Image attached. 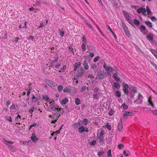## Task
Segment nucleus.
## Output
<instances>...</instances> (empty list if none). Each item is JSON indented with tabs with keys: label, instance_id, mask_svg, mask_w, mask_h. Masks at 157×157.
I'll return each instance as SVG.
<instances>
[{
	"label": "nucleus",
	"instance_id": "nucleus-25",
	"mask_svg": "<svg viewBox=\"0 0 157 157\" xmlns=\"http://www.w3.org/2000/svg\"><path fill=\"white\" fill-rule=\"evenodd\" d=\"M84 127L82 126L79 127L78 128V130L79 132L82 133L84 132Z\"/></svg>",
	"mask_w": 157,
	"mask_h": 157
},
{
	"label": "nucleus",
	"instance_id": "nucleus-32",
	"mask_svg": "<svg viewBox=\"0 0 157 157\" xmlns=\"http://www.w3.org/2000/svg\"><path fill=\"white\" fill-rule=\"evenodd\" d=\"M134 46L137 51H139L141 53L143 54V52L138 47V46L135 44L134 45Z\"/></svg>",
	"mask_w": 157,
	"mask_h": 157
},
{
	"label": "nucleus",
	"instance_id": "nucleus-11",
	"mask_svg": "<svg viewBox=\"0 0 157 157\" xmlns=\"http://www.w3.org/2000/svg\"><path fill=\"white\" fill-rule=\"evenodd\" d=\"M31 139L33 142L36 143V141L38 140V138L35 136V134L34 133H33L32 134Z\"/></svg>",
	"mask_w": 157,
	"mask_h": 157
},
{
	"label": "nucleus",
	"instance_id": "nucleus-16",
	"mask_svg": "<svg viewBox=\"0 0 157 157\" xmlns=\"http://www.w3.org/2000/svg\"><path fill=\"white\" fill-rule=\"evenodd\" d=\"M32 97L31 99L32 101H33L34 103H36L37 102L39 99L38 98L35 97L34 94H32Z\"/></svg>",
	"mask_w": 157,
	"mask_h": 157
},
{
	"label": "nucleus",
	"instance_id": "nucleus-34",
	"mask_svg": "<svg viewBox=\"0 0 157 157\" xmlns=\"http://www.w3.org/2000/svg\"><path fill=\"white\" fill-rule=\"evenodd\" d=\"M94 92L96 93V94H93V98L94 99H98V94L97 93V91H94Z\"/></svg>",
	"mask_w": 157,
	"mask_h": 157
},
{
	"label": "nucleus",
	"instance_id": "nucleus-52",
	"mask_svg": "<svg viewBox=\"0 0 157 157\" xmlns=\"http://www.w3.org/2000/svg\"><path fill=\"white\" fill-rule=\"evenodd\" d=\"M97 67V66L96 64H92L91 66V68L93 70L96 68Z\"/></svg>",
	"mask_w": 157,
	"mask_h": 157
},
{
	"label": "nucleus",
	"instance_id": "nucleus-58",
	"mask_svg": "<svg viewBox=\"0 0 157 157\" xmlns=\"http://www.w3.org/2000/svg\"><path fill=\"white\" fill-rule=\"evenodd\" d=\"M82 41H83L84 43H86L87 42V40L86 38L84 36H83L82 37Z\"/></svg>",
	"mask_w": 157,
	"mask_h": 157
},
{
	"label": "nucleus",
	"instance_id": "nucleus-3",
	"mask_svg": "<svg viewBox=\"0 0 157 157\" xmlns=\"http://www.w3.org/2000/svg\"><path fill=\"white\" fill-rule=\"evenodd\" d=\"M44 82L49 86L52 88H54L57 86V84L54 82L48 79L44 80Z\"/></svg>",
	"mask_w": 157,
	"mask_h": 157
},
{
	"label": "nucleus",
	"instance_id": "nucleus-51",
	"mask_svg": "<svg viewBox=\"0 0 157 157\" xmlns=\"http://www.w3.org/2000/svg\"><path fill=\"white\" fill-rule=\"evenodd\" d=\"M17 107V105L13 104L11 106H10V109H16Z\"/></svg>",
	"mask_w": 157,
	"mask_h": 157
},
{
	"label": "nucleus",
	"instance_id": "nucleus-33",
	"mask_svg": "<svg viewBox=\"0 0 157 157\" xmlns=\"http://www.w3.org/2000/svg\"><path fill=\"white\" fill-rule=\"evenodd\" d=\"M151 50L150 51L154 55L155 57H156V56L157 55V52L154 49H151Z\"/></svg>",
	"mask_w": 157,
	"mask_h": 157
},
{
	"label": "nucleus",
	"instance_id": "nucleus-27",
	"mask_svg": "<svg viewBox=\"0 0 157 157\" xmlns=\"http://www.w3.org/2000/svg\"><path fill=\"white\" fill-rule=\"evenodd\" d=\"M145 24L149 28H151L152 27L151 23L150 21H145Z\"/></svg>",
	"mask_w": 157,
	"mask_h": 157
},
{
	"label": "nucleus",
	"instance_id": "nucleus-29",
	"mask_svg": "<svg viewBox=\"0 0 157 157\" xmlns=\"http://www.w3.org/2000/svg\"><path fill=\"white\" fill-rule=\"evenodd\" d=\"M133 23L136 26L139 25L140 24V21L138 20L135 19L133 20Z\"/></svg>",
	"mask_w": 157,
	"mask_h": 157
},
{
	"label": "nucleus",
	"instance_id": "nucleus-43",
	"mask_svg": "<svg viewBox=\"0 0 157 157\" xmlns=\"http://www.w3.org/2000/svg\"><path fill=\"white\" fill-rule=\"evenodd\" d=\"M129 152V151H127L125 150H124L123 151V154L124 155L126 156H128L129 155V154L128 153Z\"/></svg>",
	"mask_w": 157,
	"mask_h": 157
},
{
	"label": "nucleus",
	"instance_id": "nucleus-63",
	"mask_svg": "<svg viewBox=\"0 0 157 157\" xmlns=\"http://www.w3.org/2000/svg\"><path fill=\"white\" fill-rule=\"evenodd\" d=\"M34 107H33L31 109H30L29 110V112L30 113H31V116H32V112L33 111H34Z\"/></svg>",
	"mask_w": 157,
	"mask_h": 157
},
{
	"label": "nucleus",
	"instance_id": "nucleus-49",
	"mask_svg": "<svg viewBox=\"0 0 157 157\" xmlns=\"http://www.w3.org/2000/svg\"><path fill=\"white\" fill-rule=\"evenodd\" d=\"M105 127L109 130H110L111 129V127L110 125L107 124L105 125Z\"/></svg>",
	"mask_w": 157,
	"mask_h": 157
},
{
	"label": "nucleus",
	"instance_id": "nucleus-57",
	"mask_svg": "<svg viewBox=\"0 0 157 157\" xmlns=\"http://www.w3.org/2000/svg\"><path fill=\"white\" fill-rule=\"evenodd\" d=\"M124 147V145L121 144H119L118 145V147L119 149H121Z\"/></svg>",
	"mask_w": 157,
	"mask_h": 157
},
{
	"label": "nucleus",
	"instance_id": "nucleus-38",
	"mask_svg": "<svg viewBox=\"0 0 157 157\" xmlns=\"http://www.w3.org/2000/svg\"><path fill=\"white\" fill-rule=\"evenodd\" d=\"M85 23L86 25L89 27L90 29H92V26L91 25V24L90 23H88L87 21H85Z\"/></svg>",
	"mask_w": 157,
	"mask_h": 157
},
{
	"label": "nucleus",
	"instance_id": "nucleus-55",
	"mask_svg": "<svg viewBox=\"0 0 157 157\" xmlns=\"http://www.w3.org/2000/svg\"><path fill=\"white\" fill-rule=\"evenodd\" d=\"M114 112L112 109H111L110 110L109 112V116H112Z\"/></svg>",
	"mask_w": 157,
	"mask_h": 157
},
{
	"label": "nucleus",
	"instance_id": "nucleus-10",
	"mask_svg": "<svg viewBox=\"0 0 157 157\" xmlns=\"http://www.w3.org/2000/svg\"><path fill=\"white\" fill-rule=\"evenodd\" d=\"M132 115L133 113L132 112H125L123 115V117L125 118H127L128 116H131Z\"/></svg>",
	"mask_w": 157,
	"mask_h": 157
},
{
	"label": "nucleus",
	"instance_id": "nucleus-45",
	"mask_svg": "<svg viewBox=\"0 0 157 157\" xmlns=\"http://www.w3.org/2000/svg\"><path fill=\"white\" fill-rule=\"evenodd\" d=\"M104 134H105L104 131V130L101 131L100 132V136H99V137H102V138L104 137L103 136Z\"/></svg>",
	"mask_w": 157,
	"mask_h": 157
},
{
	"label": "nucleus",
	"instance_id": "nucleus-37",
	"mask_svg": "<svg viewBox=\"0 0 157 157\" xmlns=\"http://www.w3.org/2000/svg\"><path fill=\"white\" fill-rule=\"evenodd\" d=\"M131 90L134 93H135L137 92V89L136 87L134 86H133L132 87H131Z\"/></svg>",
	"mask_w": 157,
	"mask_h": 157
},
{
	"label": "nucleus",
	"instance_id": "nucleus-53",
	"mask_svg": "<svg viewBox=\"0 0 157 157\" xmlns=\"http://www.w3.org/2000/svg\"><path fill=\"white\" fill-rule=\"evenodd\" d=\"M143 8L140 7L137 10V12L138 13H140L142 11Z\"/></svg>",
	"mask_w": 157,
	"mask_h": 157
},
{
	"label": "nucleus",
	"instance_id": "nucleus-56",
	"mask_svg": "<svg viewBox=\"0 0 157 157\" xmlns=\"http://www.w3.org/2000/svg\"><path fill=\"white\" fill-rule=\"evenodd\" d=\"M54 114L57 117L56 118L57 119V120L58 119L59 117L61 115L60 114L58 113H54Z\"/></svg>",
	"mask_w": 157,
	"mask_h": 157
},
{
	"label": "nucleus",
	"instance_id": "nucleus-41",
	"mask_svg": "<svg viewBox=\"0 0 157 157\" xmlns=\"http://www.w3.org/2000/svg\"><path fill=\"white\" fill-rule=\"evenodd\" d=\"M104 153V152L103 151H99L98 152V155L100 157Z\"/></svg>",
	"mask_w": 157,
	"mask_h": 157
},
{
	"label": "nucleus",
	"instance_id": "nucleus-19",
	"mask_svg": "<svg viewBox=\"0 0 157 157\" xmlns=\"http://www.w3.org/2000/svg\"><path fill=\"white\" fill-rule=\"evenodd\" d=\"M98 139L99 140V143L100 144H104V137H98Z\"/></svg>",
	"mask_w": 157,
	"mask_h": 157
},
{
	"label": "nucleus",
	"instance_id": "nucleus-15",
	"mask_svg": "<svg viewBox=\"0 0 157 157\" xmlns=\"http://www.w3.org/2000/svg\"><path fill=\"white\" fill-rule=\"evenodd\" d=\"M2 142L9 148L10 147L9 144H10V141L7 140H6L5 139L3 138L2 139Z\"/></svg>",
	"mask_w": 157,
	"mask_h": 157
},
{
	"label": "nucleus",
	"instance_id": "nucleus-24",
	"mask_svg": "<svg viewBox=\"0 0 157 157\" xmlns=\"http://www.w3.org/2000/svg\"><path fill=\"white\" fill-rule=\"evenodd\" d=\"M68 98H65L61 102V103L62 105L65 104L68 102Z\"/></svg>",
	"mask_w": 157,
	"mask_h": 157
},
{
	"label": "nucleus",
	"instance_id": "nucleus-4",
	"mask_svg": "<svg viewBox=\"0 0 157 157\" xmlns=\"http://www.w3.org/2000/svg\"><path fill=\"white\" fill-rule=\"evenodd\" d=\"M123 90L124 93L126 95L128 94L129 92L128 88L129 86L128 84L124 82L123 83Z\"/></svg>",
	"mask_w": 157,
	"mask_h": 157
},
{
	"label": "nucleus",
	"instance_id": "nucleus-47",
	"mask_svg": "<svg viewBox=\"0 0 157 157\" xmlns=\"http://www.w3.org/2000/svg\"><path fill=\"white\" fill-rule=\"evenodd\" d=\"M19 39V38L18 37H15L14 39H13L12 40V41L13 42H17L18 41Z\"/></svg>",
	"mask_w": 157,
	"mask_h": 157
},
{
	"label": "nucleus",
	"instance_id": "nucleus-48",
	"mask_svg": "<svg viewBox=\"0 0 157 157\" xmlns=\"http://www.w3.org/2000/svg\"><path fill=\"white\" fill-rule=\"evenodd\" d=\"M107 155L109 157H111L112 156L111 151V150H109L107 152Z\"/></svg>",
	"mask_w": 157,
	"mask_h": 157
},
{
	"label": "nucleus",
	"instance_id": "nucleus-44",
	"mask_svg": "<svg viewBox=\"0 0 157 157\" xmlns=\"http://www.w3.org/2000/svg\"><path fill=\"white\" fill-rule=\"evenodd\" d=\"M63 86L61 85H59L58 86V91L59 92H60L63 89Z\"/></svg>",
	"mask_w": 157,
	"mask_h": 157
},
{
	"label": "nucleus",
	"instance_id": "nucleus-14",
	"mask_svg": "<svg viewBox=\"0 0 157 157\" xmlns=\"http://www.w3.org/2000/svg\"><path fill=\"white\" fill-rule=\"evenodd\" d=\"M113 77L117 81H120V78L118 77L117 73H114L113 75Z\"/></svg>",
	"mask_w": 157,
	"mask_h": 157
},
{
	"label": "nucleus",
	"instance_id": "nucleus-31",
	"mask_svg": "<svg viewBox=\"0 0 157 157\" xmlns=\"http://www.w3.org/2000/svg\"><path fill=\"white\" fill-rule=\"evenodd\" d=\"M139 29L141 32H142L143 31H145L146 30L145 27L143 25H141Z\"/></svg>",
	"mask_w": 157,
	"mask_h": 157
},
{
	"label": "nucleus",
	"instance_id": "nucleus-23",
	"mask_svg": "<svg viewBox=\"0 0 157 157\" xmlns=\"http://www.w3.org/2000/svg\"><path fill=\"white\" fill-rule=\"evenodd\" d=\"M75 103L77 105H78L81 103L80 100L78 98H76L75 99Z\"/></svg>",
	"mask_w": 157,
	"mask_h": 157
},
{
	"label": "nucleus",
	"instance_id": "nucleus-6",
	"mask_svg": "<svg viewBox=\"0 0 157 157\" xmlns=\"http://www.w3.org/2000/svg\"><path fill=\"white\" fill-rule=\"evenodd\" d=\"M122 27L126 36L129 38L130 37V34L128 31V28L123 23V22H122Z\"/></svg>",
	"mask_w": 157,
	"mask_h": 157
},
{
	"label": "nucleus",
	"instance_id": "nucleus-54",
	"mask_svg": "<svg viewBox=\"0 0 157 157\" xmlns=\"http://www.w3.org/2000/svg\"><path fill=\"white\" fill-rule=\"evenodd\" d=\"M97 144L96 141V140H94L90 143V144L92 146H94Z\"/></svg>",
	"mask_w": 157,
	"mask_h": 157
},
{
	"label": "nucleus",
	"instance_id": "nucleus-50",
	"mask_svg": "<svg viewBox=\"0 0 157 157\" xmlns=\"http://www.w3.org/2000/svg\"><path fill=\"white\" fill-rule=\"evenodd\" d=\"M122 106L123 107L124 109H126L128 108V106L127 105L124 103H123L122 105Z\"/></svg>",
	"mask_w": 157,
	"mask_h": 157
},
{
	"label": "nucleus",
	"instance_id": "nucleus-21",
	"mask_svg": "<svg viewBox=\"0 0 157 157\" xmlns=\"http://www.w3.org/2000/svg\"><path fill=\"white\" fill-rule=\"evenodd\" d=\"M123 14H124V15L125 17V18L126 19H127L130 18V17L129 16V15L128 14L127 12L125 11H123Z\"/></svg>",
	"mask_w": 157,
	"mask_h": 157
},
{
	"label": "nucleus",
	"instance_id": "nucleus-13",
	"mask_svg": "<svg viewBox=\"0 0 157 157\" xmlns=\"http://www.w3.org/2000/svg\"><path fill=\"white\" fill-rule=\"evenodd\" d=\"M83 65L84 66V69L87 70L89 69V67L87 63L85 60L83 61Z\"/></svg>",
	"mask_w": 157,
	"mask_h": 157
},
{
	"label": "nucleus",
	"instance_id": "nucleus-26",
	"mask_svg": "<svg viewBox=\"0 0 157 157\" xmlns=\"http://www.w3.org/2000/svg\"><path fill=\"white\" fill-rule=\"evenodd\" d=\"M4 101L7 107H8L10 105V102L9 101V100H7L6 98H4Z\"/></svg>",
	"mask_w": 157,
	"mask_h": 157
},
{
	"label": "nucleus",
	"instance_id": "nucleus-62",
	"mask_svg": "<svg viewBox=\"0 0 157 157\" xmlns=\"http://www.w3.org/2000/svg\"><path fill=\"white\" fill-rule=\"evenodd\" d=\"M28 22L27 21H25V22L24 23V25L23 26V28H25L26 29L27 28V24H28Z\"/></svg>",
	"mask_w": 157,
	"mask_h": 157
},
{
	"label": "nucleus",
	"instance_id": "nucleus-30",
	"mask_svg": "<svg viewBox=\"0 0 157 157\" xmlns=\"http://www.w3.org/2000/svg\"><path fill=\"white\" fill-rule=\"evenodd\" d=\"M81 48L83 52L85 51L86 49V44L84 43H82L81 45Z\"/></svg>",
	"mask_w": 157,
	"mask_h": 157
},
{
	"label": "nucleus",
	"instance_id": "nucleus-61",
	"mask_svg": "<svg viewBox=\"0 0 157 157\" xmlns=\"http://www.w3.org/2000/svg\"><path fill=\"white\" fill-rule=\"evenodd\" d=\"M103 67L107 71H108V70L109 69V67H108V66H106L105 64H104L103 65Z\"/></svg>",
	"mask_w": 157,
	"mask_h": 157
},
{
	"label": "nucleus",
	"instance_id": "nucleus-59",
	"mask_svg": "<svg viewBox=\"0 0 157 157\" xmlns=\"http://www.w3.org/2000/svg\"><path fill=\"white\" fill-rule=\"evenodd\" d=\"M35 4L38 6H40L41 5V3L39 1H36V2Z\"/></svg>",
	"mask_w": 157,
	"mask_h": 157
},
{
	"label": "nucleus",
	"instance_id": "nucleus-12",
	"mask_svg": "<svg viewBox=\"0 0 157 157\" xmlns=\"http://www.w3.org/2000/svg\"><path fill=\"white\" fill-rule=\"evenodd\" d=\"M117 127L118 131L121 132L123 128V125L121 120V121L118 123Z\"/></svg>",
	"mask_w": 157,
	"mask_h": 157
},
{
	"label": "nucleus",
	"instance_id": "nucleus-39",
	"mask_svg": "<svg viewBox=\"0 0 157 157\" xmlns=\"http://www.w3.org/2000/svg\"><path fill=\"white\" fill-rule=\"evenodd\" d=\"M66 65H64L63 66L62 68H61L60 69L61 70H62V71H59V72H64L65 71V70L66 69Z\"/></svg>",
	"mask_w": 157,
	"mask_h": 157
},
{
	"label": "nucleus",
	"instance_id": "nucleus-1",
	"mask_svg": "<svg viewBox=\"0 0 157 157\" xmlns=\"http://www.w3.org/2000/svg\"><path fill=\"white\" fill-rule=\"evenodd\" d=\"M85 72L86 71L83 67H80L78 69L77 73L75 76V78H74V79L76 80V83H78V78L81 77L83 75Z\"/></svg>",
	"mask_w": 157,
	"mask_h": 157
},
{
	"label": "nucleus",
	"instance_id": "nucleus-40",
	"mask_svg": "<svg viewBox=\"0 0 157 157\" xmlns=\"http://www.w3.org/2000/svg\"><path fill=\"white\" fill-rule=\"evenodd\" d=\"M116 95L118 97H120L121 96V93L118 90L116 92Z\"/></svg>",
	"mask_w": 157,
	"mask_h": 157
},
{
	"label": "nucleus",
	"instance_id": "nucleus-20",
	"mask_svg": "<svg viewBox=\"0 0 157 157\" xmlns=\"http://www.w3.org/2000/svg\"><path fill=\"white\" fill-rule=\"evenodd\" d=\"M43 98L46 102H50L51 99L49 98L48 96L44 95L43 97Z\"/></svg>",
	"mask_w": 157,
	"mask_h": 157
},
{
	"label": "nucleus",
	"instance_id": "nucleus-60",
	"mask_svg": "<svg viewBox=\"0 0 157 157\" xmlns=\"http://www.w3.org/2000/svg\"><path fill=\"white\" fill-rule=\"evenodd\" d=\"M107 71L112 73L113 71V69L112 68V67H109V69Z\"/></svg>",
	"mask_w": 157,
	"mask_h": 157
},
{
	"label": "nucleus",
	"instance_id": "nucleus-22",
	"mask_svg": "<svg viewBox=\"0 0 157 157\" xmlns=\"http://www.w3.org/2000/svg\"><path fill=\"white\" fill-rule=\"evenodd\" d=\"M80 126V122L74 123L72 125V127L75 128H77Z\"/></svg>",
	"mask_w": 157,
	"mask_h": 157
},
{
	"label": "nucleus",
	"instance_id": "nucleus-64",
	"mask_svg": "<svg viewBox=\"0 0 157 157\" xmlns=\"http://www.w3.org/2000/svg\"><path fill=\"white\" fill-rule=\"evenodd\" d=\"M16 150V149L15 147H12L11 146H10V151H13V152H15Z\"/></svg>",
	"mask_w": 157,
	"mask_h": 157
},
{
	"label": "nucleus",
	"instance_id": "nucleus-5",
	"mask_svg": "<svg viewBox=\"0 0 157 157\" xmlns=\"http://www.w3.org/2000/svg\"><path fill=\"white\" fill-rule=\"evenodd\" d=\"M63 91L65 93H72L74 92H75L76 90L75 88L71 89L67 87H65L63 90Z\"/></svg>",
	"mask_w": 157,
	"mask_h": 157
},
{
	"label": "nucleus",
	"instance_id": "nucleus-8",
	"mask_svg": "<svg viewBox=\"0 0 157 157\" xmlns=\"http://www.w3.org/2000/svg\"><path fill=\"white\" fill-rule=\"evenodd\" d=\"M50 107L51 110L55 112L57 109V107H58V106L55 102H53L52 104L50 105Z\"/></svg>",
	"mask_w": 157,
	"mask_h": 157
},
{
	"label": "nucleus",
	"instance_id": "nucleus-17",
	"mask_svg": "<svg viewBox=\"0 0 157 157\" xmlns=\"http://www.w3.org/2000/svg\"><path fill=\"white\" fill-rule=\"evenodd\" d=\"M81 122L82 124L85 126L86 125L89 123V121L86 118L83 119Z\"/></svg>",
	"mask_w": 157,
	"mask_h": 157
},
{
	"label": "nucleus",
	"instance_id": "nucleus-9",
	"mask_svg": "<svg viewBox=\"0 0 157 157\" xmlns=\"http://www.w3.org/2000/svg\"><path fill=\"white\" fill-rule=\"evenodd\" d=\"M104 78V75L103 72H100L99 73H98L96 78L97 79L98 78L99 79H102Z\"/></svg>",
	"mask_w": 157,
	"mask_h": 157
},
{
	"label": "nucleus",
	"instance_id": "nucleus-35",
	"mask_svg": "<svg viewBox=\"0 0 157 157\" xmlns=\"http://www.w3.org/2000/svg\"><path fill=\"white\" fill-rule=\"evenodd\" d=\"M128 22L132 26L135 28V27L133 24L132 21L130 19V18H129L126 19Z\"/></svg>",
	"mask_w": 157,
	"mask_h": 157
},
{
	"label": "nucleus",
	"instance_id": "nucleus-36",
	"mask_svg": "<svg viewBox=\"0 0 157 157\" xmlns=\"http://www.w3.org/2000/svg\"><path fill=\"white\" fill-rule=\"evenodd\" d=\"M114 87L118 89L120 87V84L118 82H114Z\"/></svg>",
	"mask_w": 157,
	"mask_h": 157
},
{
	"label": "nucleus",
	"instance_id": "nucleus-46",
	"mask_svg": "<svg viewBox=\"0 0 157 157\" xmlns=\"http://www.w3.org/2000/svg\"><path fill=\"white\" fill-rule=\"evenodd\" d=\"M100 58V57L99 56H97L94 59V60H93V61L94 62H97L98 61V60Z\"/></svg>",
	"mask_w": 157,
	"mask_h": 157
},
{
	"label": "nucleus",
	"instance_id": "nucleus-42",
	"mask_svg": "<svg viewBox=\"0 0 157 157\" xmlns=\"http://www.w3.org/2000/svg\"><path fill=\"white\" fill-rule=\"evenodd\" d=\"M146 10L147 12V14H150L151 13V11L150 10L149 7L148 6H146Z\"/></svg>",
	"mask_w": 157,
	"mask_h": 157
},
{
	"label": "nucleus",
	"instance_id": "nucleus-28",
	"mask_svg": "<svg viewBox=\"0 0 157 157\" xmlns=\"http://www.w3.org/2000/svg\"><path fill=\"white\" fill-rule=\"evenodd\" d=\"M106 26L108 27V29L113 34V37L114 38H117V37L115 34L112 30L110 27L109 25H107Z\"/></svg>",
	"mask_w": 157,
	"mask_h": 157
},
{
	"label": "nucleus",
	"instance_id": "nucleus-2",
	"mask_svg": "<svg viewBox=\"0 0 157 157\" xmlns=\"http://www.w3.org/2000/svg\"><path fill=\"white\" fill-rule=\"evenodd\" d=\"M58 58H56L55 60H51L50 62V66L49 67H54L56 69H58L61 66V65L60 63L58 64H56V63L58 61Z\"/></svg>",
	"mask_w": 157,
	"mask_h": 157
},
{
	"label": "nucleus",
	"instance_id": "nucleus-7",
	"mask_svg": "<svg viewBox=\"0 0 157 157\" xmlns=\"http://www.w3.org/2000/svg\"><path fill=\"white\" fill-rule=\"evenodd\" d=\"M81 65V62H76L75 63V64L73 65L74 68L73 70L74 71H76L77 69L80 68Z\"/></svg>",
	"mask_w": 157,
	"mask_h": 157
},
{
	"label": "nucleus",
	"instance_id": "nucleus-18",
	"mask_svg": "<svg viewBox=\"0 0 157 157\" xmlns=\"http://www.w3.org/2000/svg\"><path fill=\"white\" fill-rule=\"evenodd\" d=\"M153 34L150 33L149 35L147 36V38L148 40L151 41L153 40Z\"/></svg>",
	"mask_w": 157,
	"mask_h": 157
}]
</instances>
